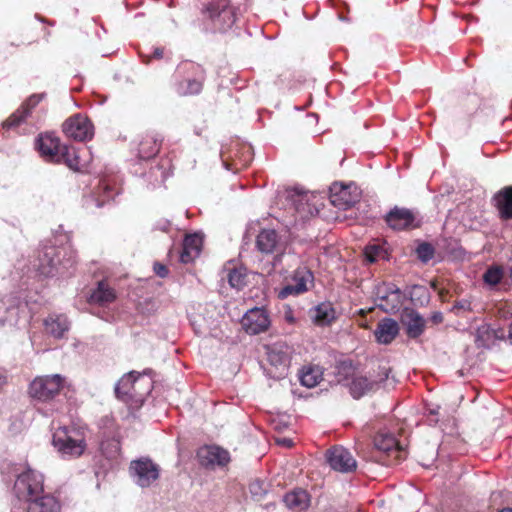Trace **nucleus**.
<instances>
[{"label": "nucleus", "mask_w": 512, "mask_h": 512, "mask_svg": "<svg viewBox=\"0 0 512 512\" xmlns=\"http://www.w3.org/2000/svg\"><path fill=\"white\" fill-rule=\"evenodd\" d=\"M152 381L138 372L131 371L123 375L115 386L116 397L129 405L139 408L152 390Z\"/></svg>", "instance_id": "1"}, {"label": "nucleus", "mask_w": 512, "mask_h": 512, "mask_svg": "<svg viewBox=\"0 0 512 512\" xmlns=\"http://www.w3.org/2000/svg\"><path fill=\"white\" fill-rule=\"evenodd\" d=\"M206 80L204 67L193 61L182 62L176 70L174 89L181 97L199 95Z\"/></svg>", "instance_id": "2"}, {"label": "nucleus", "mask_w": 512, "mask_h": 512, "mask_svg": "<svg viewBox=\"0 0 512 512\" xmlns=\"http://www.w3.org/2000/svg\"><path fill=\"white\" fill-rule=\"evenodd\" d=\"M200 13L209 20L214 30L226 32L237 20V8L231 0H200Z\"/></svg>", "instance_id": "3"}, {"label": "nucleus", "mask_w": 512, "mask_h": 512, "mask_svg": "<svg viewBox=\"0 0 512 512\" xmlns=\"http://www.w3.org/2000/svg\"><path fill=\"white\" fill-rule=\"evenodd\" d=\"M53 445L62 456L78 458L87 448L85 430L76 426L60 427L53 434Z\"/></svg>", "instance_id": "4"}, {"label": "nucleus", "mask_w": 512, "mask_h": 512, "mask_svg": "<svg viewBox=\"0 0 512 512\" xmlns=\"http://www.w3.org/2000/svg\"><path fill=\"white\" fill-rule=\"evenodd\" d=\"M373 444L375 451L372 457L382 465L391 466L406 458V449L389 431H378L374 436Z\"/></svg>", "instance_id": "5"}, {"label": "nucleus", "mask_w": 512, "mask_h": 512, "mask_svg": "<svg viewBox=\"0 0 512 512\" xmlns=\"http://www.w3.org/2000/svg\"><path fill=\"white\" fill-rule=\"evenodd\" d=\"M65 378L59 374L37 376L30 383L28 394L42 402L54 399L64 388Z\"/></svg>", "instance_id": "6"}, {"label": "nucleus", "mask_w": 512, "mask_h": 512, "mask_svg": "<svg viewBox=\"0 0 512 512\" xmlns=\"http://www.w3.org/2000/svg\"><path fill=\"white\" fill-rule=\"evenodd\" d=\"M15 489L18 497L25 498L26 502L41 497L46 494L44 493V476L40 472L29 468L18 476Z\"/></svg>", "instance_id": "7"}, {"label": "nucleus", "mask_w": 512, "mask_h": 512, "mask_svg": "<svg viewBox=\"0 0 512 512\" xmlns=\"http://www.w3.org/2000/svg\"><path fill=\"white\" fill-rule=\"evenodd\" d=\"M314 284L313 273L305 266L296 268L292 275L286 278V284L281 288L278 297L285 299L289 296H297L309 290Z\"/></svg>", "instance_id": "8"}, {"label": "nucleus", "mask_w": 512, "mask_h": 512, "mask_svg": "<svg viewBox=\"0 0 512 512\" xmlns=\"http://www.w3.org/2000/svg\"><path fill=\"white\" fill-rule=\"evenodd\" d=\"M62 131L67 138L84 142L91 140L94 135V127L88 117L82 114H74L64 121Z\"/></svg>", "instance_id": "9"}, {"label": "nucleus", "mask_w": 512, "mask_h": 512, "mask_svg": "<svg viewBox=\"0 0 512 512\" xmlns=\"http://www.w3.org/2000/svg\"><path fill=\"white\" fill-rule=\"evenodd\" d=\"M159 466L149 458L134 460L130 464V472L136 483L141 487H149L159 478Z\"/></svg>", "instance_id": "10"}, {"label": "nucleus", "mask_w": 512, "mask_h": 512, "mask_svg": "<svg viewBox=\"0 0 512 512\" xmlns=\"http://www.w3.org/2000/svg\"><path fill=\"white\" fill-rule=\"evenodd\" d=\"M330 467L338 472L349 473L357 468V462L351 452L343 446H333L326 453Z\"/></svg>", "instance_id": "11"}, {"label": "nucleus", "mask_w": 512, "mask_h": 512, "mask_svg": "<svg viewBox=\"0 0 512 512\" xmlns=\"http://www.w3.org/2000/svg\"><path fill=\"white\" fill-rule=\"evenodd\" d=\"M241 324L246 333L257 335L268 330L270 318L264 308L255 307L246 312Z\"/></svg>", "instance_id": "12"}, {"label": "nucleus", "mask_w": 512, "mask_h": 512, "mask_svg": "<svg viewBox=\"0 0 512 512\" xmlns=\"http://www.w3.org/2000/svg\"><path fill=\"white\" fill-rule=\"evenodd\" d=\"M63 250L64 248L53 245L43 246L38 254V270L42 275L50 277L58 271V266L61 264L59 256Z\"/></svg>", "instance_id": "13"}, {"label": "nucleus", "mask_w": 512, "mask_h": 512, "mask_svg": "<svg viewBox=\"0 0 512 512\" xmlns=\"http://www.w3.org/2000/svg\"><path fill=\"white\" fill-rule=\"evenodd\" d=\"M387 225L393 230H410L417 228L415 214L407 208L394 207L385 216Z\"/></svg>", "instance_id": "14"}, {"label": "nucleus", "mask_w": 512, "mask_h": 512, "mask_svg": "<svg viewBox=\"0 0 512 512\" xmlns=\"http://www.w3.org/2000/svg\"><path fill=\"white\" fill-rule=\"evenodd\" d=\"M378 306L386 313H396L402 306L403 294L396 285L378 288Z\"/></svg>", "instance_id": "15"}, {"label": "nucleus", "mask_w": 512, "mask_h": 512, "mask_svg": "<svg viewBox=\"0 0 512 512\" xmlns=\"http://www.w3.org/2000/svg\"><path fill=\"white\" fill-rule=\"evenodd\" d=\"M256 248L263 254L276 253L281 256L285 246L274 229H262L256 237Z\"/></svg>", "instance_id": "16"}, {"label": "nucleus", "mask_w": 512, "mask_h": 512, "mask_svg": "<svg viewBox=\"0 0 512 512\" xmlns=\"http://www.w3.org/2000/svg\"><path fill=\"white\" fill-rule=\"evenodd\" d=\"M330 202L341 210H347L358 202L359 195L351 192L350 187L334 184L330 189Z\"/></svg>", "instance_id": "17"}, {"label": "nucleus", "mask_w": 512, "mask_h": 512, "mask_svg": "<svg viewBox=\"0 0 512 512\" xmlns=\"http://www.w3.org/2000/svg\"><path fill=\"white\" fill-rule=\"evenodd\" d=\"M64 145H61L59 137L54 133H44L39 135L37 147L40 154L48 161L54 162L62 151Z\"/></svg>", "instance_id": "18"}, {"label": "nucleus", "mask_w": 512, "mask_h": 512, "mask_svg": "<svg viewBox=\"0 0 512 512\" xmlns=\"http://www.w3.org/2000/svg\"><path fill=\"white\" fill-rule=\"evenodd\" d=\"M172 160L168 156L161 157L146 173L148 182L153 187L161 186L172 173Z\"/></svg>", "instance_id": "19"}, {"label": "nucleus", "mask_w": 512, "mask_h": 512, "mask_svg": "<svg viewBox=\"0 0 512 512\" xmlns=\"http://www.w3.org/2000/svg\"><path fill=\"white\" fill-rule=\"evenodd\" d=\"M62 503L52 493H46L41 497L28 500L25 512H61Z\"/></svg>", "instance_id": "20"}, {"label": "nucleus", "mask_w": 512, "mask_h": 512, "mask_svg": "<svg viewBox=\"0 0 512 512\" xmlns=\"http://www.w3.org/2000/svg\"><path fill=\"white\" fill-rule=\"evenodd\" d=\"M198 457L204 466H225L230 461L227 450L219 446H205L198 451Z\"/></svg>", "instance_id": "21"}, {"label": "nucleus", "mask_w": 512, "mask_h": 512, "mask_svg": "<svg viewBox=\"0 0 512 512\" xmlns=\"http://www.w3.org/2000/svg\"><path fill=\"white\" fill-rule=\"evenodd\" d=\"M163 138L154 132H148L142 136L139 146L138 155L141 159H150L158 154L162 146Z\"/></svg>", "instance_id": "22"}, {"label": "nucleus", "mask_w": 512, "mask_h": 512, "mask_svg": "<svg viewBox=\"0 0 512 512\" xmlns=\"http://www.w3.org/2000/svg\"><path fill=\"white\" fill-rule=\"evenodd\" d=\"M402 322L406 326V333L409 338L416 339L425 330V319L413 309H406L404 311Z\"/></svg>", "instance_id": "23"}, {"label": "nucleus", "mask_w": 512, "mask_h": 512, "mask_svg": "<svg viewBox=\"0 0 512 512\" xmlns=\"http://www.w3.org/2000/svg\"><path fill=\"white\" fill-rule=\"evenodd\" d=\"M202 245L203 239L198 234L186 235L183 240L180 261L184 264L193 262L200 255Z\"/></svg>", "instance_id": "24"}, {"label": "nucleus", "mask_w": 512, "mask_h": 512, "mask_svg": "<svg viewBox=\"0 0 512 512\" xmlns=\"http://www.w3.org/2000/svg\"><path fill=\"white\" fill-rule=\"evenodd\" d=\"M501 220H512V185L499 190L493 197Z\"/></svg>", "instance_id": "25"}, {"label": "nucleus", "mask_w": 512, "mask_h": 512, "mask_svg": "<svg viewBox=\"0 0 512 512\" xmlns=\"http://www.w3.org/2000/svg\"><path fill=\"white\" fill-rule=\"evenodd\" d=\"M399 326L397 322L391 318L382 319L374 332L376 340L381 344H390L398 335Z\"/></svg>", "instance_id": "26"}, {"label": "nucleus", "mask_w": 512, "mask_h": 512, "mask_svg": "<svg viewBox=\"0 0 512 512\" xmlns=\"http://www.w3.org/2000/svg\"><path fill=\"white\" fill-rule=\"evenodd\" d=\"M267 360L275 368L285 370L290 364L288 346L284 344H274L268 347Z\"/></svg>", "instance_id": "27"}, {"label": "nucleus", "mask_w": 512, "mask_h": 512, "mask_svg": "<svg viewBox=\"0 0 512 512\" xmlns=\"http://www.w3.org/2000/svg\"><path fill=\"white\" fill-rule=\"evenodd\" d=\"M116 299L115 290L110 287L106 281L98 282L97 287L92 291L88 302L104 306L112 303Z\"/></svg>", "instance_id": "28"}, {"label": "nucleus", "mask_w": 512, "mask_h": 512, "mask_svg": "<svg viewBox=\"0 0 512 512\" xmlns=\"http://www.w3.org/2000/svg\"><path fill=\"white\" fill-rule=\"evenodd\" d=\"M283 501L288 508L303 511L310 505V496L306 490L298 488L287 493Z\"/></svg>", "instance_id": "29"}, {"label": "nucleus", "mask_w": 512, "mask_h": 512, "mask_svg": "<svg viewBox=\"0 0 512 512\" xmlns=\"http://www.w3.org/2000/svg\"><path fill=\"white\" fill-rule=\"evenodd\" d=\"M312 319L318 326H329L336 319L335 309L331 303H320L314 308Z\"/></svg>", "instance_id": "30"}, {"label": "nucleus", "mask_w": 512, "mask_h": 512, "mask_svg": "<svg viewBox=\"0 0 512 512\" xmlns=\"http://www.w3.org/2000/svg\"><path fill=\"white\" fill-rule=\"evenodd\" d=\"M44 324L47 333L55 338L63 337L64 333L69 329V322L64 315H50Z\"/></svg>", "instance_id": "31"}, {"label": "nucleus", "mask_w": 512, "mask_h": 512, "mask_svg": "<svg viewBox=\"0 0 512 512\" xmlns=\"http://www.w3.org/2000/svg\"><path fill=\"white\" fill-rule=\"evenodd\" d=\"M54 162L64 163L73 171H80L82 169L80 157L74 147L63 146L59 157Z\"/></svg>", "instance_id": "32"}, {"label": "nucleus", "mask_w": 512, "mask_h": 512, "mask_svg": "<svg viewBox=\"0 0 512 512\" xmlns=\"http://www.w3.org/2000/svg\"><path fill=\"white\" fill-rule=\"evenodd\" d=\"M375 385L374 381L369 380L365 376H356L352 379L349 389L355 399L361 398L367 392L371 391Z\"/></svg>", "instance_id": "33"}, {"label": "nucleus", "mask_w": 512, "mask_h": 512, "mask_svg": "<svg viewBox=\"0 0 512 512\" xmlns=\"http://www.w3.org/2000/svg\"><path fill=\"white\" fill-rule=\"evenodd\" d=\"M299 379L303 386L313 388L322 379V372L318 367L304 366L300 371Z\"/></svg>", "instance_id": "34"}, {"label": "nucleus", "mask_w": 512, "mask_h": 512, "mask_svg": "<svg viewBox=\"0 0 512 512\" xmlns=\"http://www.w3.org/2000/svg\"><path fill=\"white\" fill-rule=\"evenodd\" d=\"M101 453L109 460L116 459L120 455V441L115 438L103 440L100 445Z\"/></svg>", "instance_id": "35"}, {"label": "nucleus", "mask_w": 512, "mask_h": 512, "mask_svg": "<svg viewBox=\"0 0 512 512\" xmlns=\"http://www.w3.org/2000/svg\"><path fill=\"white\" fill-rule=\"evenodd\" d=\"M252 161V152L250 147H243V152H241V155L238 156V154L235 155V158H233V163L231 164L233 166L234 170H240L243 168H246ZM226 167L229 170H232V167L230 164L226 162Z\"/></svg>", "instance_id": "36"}, {"label": "nucleus", "mask_w": 512, "mask_h": 512, "mask_svg": "<svg viewBox=\"0 0 512 512\" xmlns=\"http://www.w3.org/2000/svg\"><path fill=\"white\" fill-rule=\"evenodd\" d=\"M247 275L243 268H232L228 271L227 280L231 287L238 290L242 289L246 284Z\"/></svg>", "instance_id": "37"}, {"label": "nucleus", "mask_w": 512, "mask_h": 512, "mask_svg": "<svg viewBox=\"0 0 512 512\" xmlns=\"http://www.w3.org/2000/svg\"><path fill=\"white\" fill-rule=\"evenodd\" d=\"M46 97L47 94L45 92L32 94L21 104L20 107L24 112H26V115L29 116L33 109L37 107L41 101L46 99Z\"/></svg>", "instance_id": "38"}, {"label": "nucleus", "mask_w": 512, "mask_h": 512, "mask_svg": "<svg viewBox=\"0 0 512 512\" xmlns=\"http://www.w3.org/2000/svg\"><path fill=\"white\" fill-rule=\"evenodd\" d=\"M26 112L19 107L14 113H12L2 124L3 128L8 130L10 128L18 127L22 122L27 119Z\"/></svg>", "instance_id": "39"}, {"label": "nucleus", "mask_w": 512, "mask_h": 512, "mask_svg": "<svg viewBox=\"0 0 512 512\" xmlns=\"http://www.w3.org/2000/svg\"><path fill=\"white\" fill-rule=\"evenodd\" d=\"M479 337H486L487 340L496 339L503 340L506 337L505 330L503 328L493 329L489 326L482 327L478 330Z\"/></svg>", "instance_id": "40"}, {"label": "nucleus", "mask_w": 512, "mask_h": 512, "mask_svg": "<svg viewBox=\"0 0 512 512\" xmlns=\"http://www.w3.org/2000/svg\"><path fill=\"white\" fill-rule=\"evenodd\" d=\"M417 257L424 263L430 261L435 254V249L432 244L423 242L418 245L416 249Z\"/></svg>", "instance_id": "41"}, {"label": "nucleus", "mask_w": 512, "mask_h": 512, "mask_svg": "<svg viewBox=\"0 0 512 512\" xmlns=\"http://www.w3.org/2000/svg\"><path fill=\"white\" fill-rule=\"evenodd\" d=\"M503 277L502 270L498 267H491L483 275L485 283L489 285H497Z\"/></svg>", "instance_id": "42"}, {"label": "nucleus", "mask_w": 512, "mask_h": 512, "mask_svg": "<svg viewBox=\"0 0 512 512\" xmlns=\"http://www.w3.org/2000/svg\"><path fill=\"white\" fill-rule=\"evenodd\" d=\"M249 490H250V493L252 494V496L256 500H261L262 497L266 494V488L264 486V482L260 481L258 479L252 481L249 484Z\"/></svg>", "instance_id": "43"}, {"label": "nucleus", "mask_w": 512, "mask_h": 512, "mask_svg": "<svg viewBox=\"0 0 512 512\" xmlns=\"http://www.w3.org/2000/svg\"><path fill=\"white\" fill-rule=\"evenodd\" d=\"M380 252V248L377 246L367 247L365 250V256L369 262H375L378 258V254Z\"/></svg>", "instance_id": "44"}, {"label": "nucleus", "mask_w": 512, "mask_h": 512, "mask_svg": "<svg viewBox=\"0 0 512 512\" xmlns=\"http://www.w3.org/2000/svg\"><path fill=\"white\" fill-rule=\"evenodd\" d=\"M153 269H154V272H155L159 277H161V278L166 277V276L168 275V273H169L168 268H167L164 264H161V263H159V262H156V263L154 264Z\"/></svg>", "instance_id": "45"}, {"label": "nucleus", "mask_w": 512, "mask_h": 512, "mask_svg": "<svg viewBox=\"0 0 512 512\" xmlns=\"http://www.w3.org/2000/svg\"><path fill=\"white\" fill-rule=\"evenodd\" d=\"M454 310H471L470 302L466 300L458 301L453 306Z\"/></svg>", "instance_id": "46"}, {"label": "nucleus", "mask_w": 512, "mask_h": 512, "mask_svg": "<svg viewBox=\"0 0 512 512\" xmlns=\"http://www.w3.org/2000/svg\"><path fill=\"white\" fill-rule=\"evenodd\" d=\"M431 321L434 324H440L443 322V314L441 312H434L431 316Z\"/></svg>", "instance_id": "47"}, {"label": "nucleus", "mask_w": 512, "mask_h": 512, "mask_svg": "<svg viewBox=\"0 0 512 512\" xmlns=\"http://www.w3.org/2000/svg\"><path fill=\"white\" fill-rule=\"evenodd\" d=\"M164 54V50L162 48H155L152 54L153 58L162 59Z\"/></svg>", "instance_id": "48"}, {"label": "nucleus", "mask_w": 512, "mask_h": 512, "mask_svg": "<svg viewBox=\"0 0 512 512\" xmlns=\"http://www.w3.org/2000/svg\"><path fill=\"white\" fill-rule=\"evenodd\" d=\"M278 443H280V444H282V445H284L286 447H291L292 444H293L291 439H286V438L278 441Z\"/></svg>", "instance_id": "49"}, {"label": "nucleus", "mask_w": 512, "mask_h": 512, "mask_svg": "<svg viewBox=\"0 0 512 512\" xmlns=\"http://www.w3.org/2000/svg\"><path fill=\"white\" fill-rule=\"evenodd\" d=\"M430 415H438V411L437 410H430Z\"/></svg>", "instance_id": "50"}, {"label": "nucleus", "mask_w": 512, "mask_h": 512, "mask_svg": "<svg viewBox=\"0 0 512 512\" xmlns=\"http://www.w3.org/2000/svg\"><path fill=\"white\" fill-rule=\"evenodd\" d=\"M500 512H512V509L511 508H505V509H502Z\"/></svg>", "instance_id": "51"}]
</instances>
